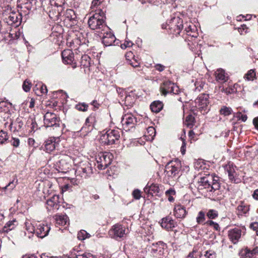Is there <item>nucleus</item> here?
<instances>
[{"label":"nucleus","mask_w":258,"mask_h":258,"mask_svg":"<svg viewBox=\"0 0 258 258\" xmlns=\"http://www.w3.org/2000/svg\"><path fill=\"white\" fill-rule=\"evenodd\" d=\"M25 236L29 238H31L35 234L38 237L43 238L46 236L50 229V227L48 225L43 224H39L36 225L37 228L34 224L30 220H27L25 223Z\"/></svg>","instance_id":"nucleus-1"},{"label":"nucleus","mask_w":258,"mask_h":258,"mask_svg":"<svg viewBox=\"0 0 258 258\" xmlns=\"http://www.w3.org/2000/svg\"><path fill=\"white\" fill-rule=\"evenodd\" d=\"M106 17L101 10H98L88 20L89 27L92 30H99V31H108L109 28L105 23Z\"/></svg>","instance_id":"nucleus-2"},{"label":"nucleus","mask_w":258,"mask_h":258,"mask_svg":"<svg viewBox=\"0 0 258 258\" xmlns=\"http://www.w3.org/2000/svg\"><path fill=\"white\" fill-rule=\"evenodd\" d=\"M128 227L120 223L113 225L108 231L109 236L116 240H122L129 233Z\"/></svg>","instance_id":"nucleus-3"},{"label":"nucleus","mask_w":258,"mask_h":258,"mask_svg":"<svg viewBox=\"0 0 258 258\" xmlns=\"http://www.w3.org/2000/svg\"><path fill=\"white\" fill-rule=\"evenodd\" d=\"M181 167V162L178 160L168 162L165 168V177H167L168 179H170L177 176Z\"/></svg>","instance_id":"nucleus-4"},{"label":"nucleus","mask_w":258,"mask_h":258,"mask_svg":"<svg viewBox=\"0 0 258 258\" xmlns=\"http://www.w3.org/2000/svg\"><path fill=\"white\" fill-rule=\"evenodd\" d=\"M165 28L168 29L171 33L177 36L183 28V21L178 17H173L167 22Z\"/></svg>","instance_id":"nucleus-5"},{"label":"nucleus","mask_w":258,"mask_h":258,"mask_svg":"<svg viewBox=\"0 0 258 258\" xmlns=\"http://www.w3.org/2000/svg\"><path fill=\"white\" fill-rule=\"evenodd\" d=\"M120 138L119 132L117 130H109L102 134L100 138V142L104 145H112Z\"/></svg>","instance_id":"nucleus-6"},{"label":"nucleus","mask_w":258,"mask_h":258,"mask_svg":"<svg viewBox=\"0 0 258 258\" xmlns=\"http://www.w3.org/2000/svg\"><path fill=\"white\" fill-rule=\"evenodd\" d=\"M112 155L107 152H100L96 156L97 167L99 170L105 169L111 162Z\"/></svg>","instance_id":"nucleus-7"},{"label":"nucleus","mask_w":258,"mask_h":258,"mask_svg":"<svg viewBox=\"0 0 258 258\" xmlns=\"http://www.w3.org/2000/svg\"><path fill=\"white\" fill-rule=\"evenodd\" d=\"M196 107L201 110L204 111L203 114L207 113L210 110L209 101V95L203 94L200 95L195 100Z\"/></svg>","instance_id":"nucleus-8"},{"label":"nucleus","mask_w":258,"mask_h":258,"mask_svg":"<svg viewBox=\"0 0 258 258\" xmlns=\"http://www.w3.org/2000/svg\"><path fill=\"white\" fill-rule=\"evenodd\" d=\"M70 158L68 156H63L59 160L54 164V167L58 172L61 173H67L71 167V165L68 162Z\"/></svg>","instance_id":"nucleus-9"},{"label":"nucleus","mask_w":258,"mask_h":258,"mask_svg":"<svg viewBox=\"0 0 258 258\" xmlns=\"http://www.w3.org/2000/svg\"><path fill=\"white\" fill-rule=\"evenodd\" d=\"M121 122L123 129L127 131L135 127L137 120L136 117L132 114L127 113L122 117Z\"/></svg>","instance_id":"nucleus-10"},{"label":"nucleus","mask_w":258,"mask_h":258,"mask_svg":"<svg viewBox=\"0 0 258 258\" xmlns=\"http://www.w3.org/2000/svg\"><path fill=\"white\" fill-rule=\"evenodd\" d=\"M44 123L46 127H59V119L55 114L47 112L44 115Z\"/></svg>","instance_id":"nucleus-11"},{"label":"nucleus","mask_w":258,"mask_h":258,"mask_svg":"<svg viewBox=\"0 0 258 258\" xmlns=\"http://www.w3.org/2000/svg\"><path fill=\"white\" fill-rule=\"evenodd\" d=\"M160 89L162 94L164 95H166L167 93L177 94L179 92L178 86L169 81L164 82Z\"/></svg>","instance_id":"nucleus-12"},{"label":"nucleus","mask_w":258,"mask_h":258,"mask_svg":"<svg viewBox=\"0 0 258 258\" xmlns=\"http://www.w3.org/2000/svg\"><path fill=\"white\" fill-rule=\"evenodd\" d=\"M98 32L100 33V37L101 38L102 42L105 46H111L113 45V43L115 42V36L110 31L109 29L108 31H102Z\"/></svg>","instance_id":"nucleus-13"},{"label":"nucleus","mask_w":258,"mask_h":258,"mask_svg":"<svg viewBox=\"0 0 258 258\" xmlns=\"http://www.w3.org/2000/svg\"><path fill=\"white\" fill-rule=\"evenodd\" d=\"M225 170L227 171L228 176L232 181L238 182L239 180V171L237 167L232 164H228L225 166Z\"/></svg>","instance_id":"nucleus-14"},{"label":"nucleus","mask_w":258,"mask_h":258,"mask_svg":"<svg viewBox=\"0 0 258 258\" xmlns=\"http://www.w3.org/2000/svg\"><path fill=\"white\" fill-rule=\"evenodd\" d=\"M77 172L79 173L81 176L84 178L90 177L93 173L92 167L89 162L83 164L80 167H78Z\"/></svg>","instance_id":"nucleus-15"},{"label":"nucleus","mask_w":258,"mask_h":258,"mask_svg":"<svg viewBox=\"0 0 258 258\" xmlns=\"http://www.w3.org/2000/svg\"><path fill=\"white\" fill-rule=\"evenodd\" d=\"M61 56L64 63L72 64L73 68L76 67L74 54L71 50H64L61 53Z\"/></svg>","instance_id":"nucleus-16"},{"label":"nucleus","mask_w":258,"mask_h":258,"mask_svg":"<svg viewBox=\"0 0 258 258\" xmlns=\"http://www.w3.org/2000/svg\"><path fill=\"white\" fill-rule=\"evenodd\" d=\"M59 197L54 195L46 202V208L48 211H55L59 209Z\"/></svg>","instance_id":"nucleus-17"},{"label":"nucleus","mask_w":258,"mask_h":258,"mask_svg":"<svg viewBox=\"0 0 258 258\" xmlns=\"http://www.w3.org/2000/svg\"><path fill=\"white\" fill-rule=\"evenodd\" d=\"M58 142L59 139L54 137L49 138L45 142L44 150L48 153L51 152L57 147Z\"/></svg>","instance_id":"nucleus-18"},{"label":"nucleus","mask_w":258,"mask_h":258,"mask_svg":"<svg viewBox=\"0 0 258 258\" xmlns=\"http://www.w3.org/2000/svg\"><path fill=\"white\" fill-rule=\"evenodd\" d=\"M214 177L211 175L201 177L199 181L198 188L199 189H202L203 188L209 189L212 181H214Z\"/></svg>","instance_id":"nucleus-19"},{"label":"nucleus","mask_w":258,"mask_h":258,"mask_svg":"<svg viewBox=\"0 0 258 258\" xmlns=\"http://www.w3.org/2000/svg\"><path fill=\"white\" fill-rule=\"evenodd\" d=\"M11 113L10 111L9 112L6 111H0V120L3 119L4 121H7L4 125L6 127L8 125L9 128L11 131H15L16 130V128H15L13 130V122L10 118Z\"/></svg>","instance_id":"nucleus-20"},{"label":"nucleus","mask_w":258,"mask_h":258,"mask_svg":"<svg viewBox=\"0 0 258 258\" xmlns=\"http://www.w3.org/2000/svg\"><path fill=\"white\" fill-rule=\"evenodd\" d=\"M241 236V230L238 228L232 229L229 231L228 236L231 241L236 243Z\"/></svg>","instance_id":"nucleus-21"},{"label":"nucleus","mask_w":258,"mask_h":258,"mask_svg":"<svg viewBox=\"0 0 258 258\" xmlns=\"http://www.w3.org/2000/svg\"><path fill=\"white\" fill-rule=\"evenodd\" d=\"M94 117L93 116H89L86 119L84 125L81 128V131L86 134L90 132L94 127Z\"/></svg>","instance_id":"nucleus-22"},{"label":"nucleus","mask_w":258,"mask_h":258,"mask_svg":"<svg viewBox=\"0 0 258 258\" xmlns=\"http://www.w3.org/2000/svg\"><path fill=\"white\" fill-rule=\"evenodd\" d=\"M56 224L60 226H67L69 224V218L66 215H55L53 217Z\"/></svg>","instance_id":"nucleus-23"},{"label":"nucleus","mask_w":258,"mask_h":258,"mask_svg":"<svg viewBox=\"0 0 258 258\" xmlns=\"http://www.w3.org/2000/svg\"><path fill=\"white\" fill-rule=\"evenodd\" d=\"M175 225L174 221L169 217L163 218L161 223V226L168 230H171L175 227Z\"/></svg>","instance_id":"nucleus-24"},{"label":"nucleus","mask_w":258,"mask_h":258,"mask_svg":"<svg viewBox=\"0 0 258 258\" xmlns=\"http://www.w3.org/2000/svg\"><path fill=\"white\" fill-rule=\"evenodd\" d=\"M216 79L217 81L225 82L228 80V76L225 71L222 69H218L215 73Z\"/></svg>","instance_id":"nucleus-25"},{"label":"nucleus","mask_w":258,"mask_h":258,"mask_svg":"<svg viewBox=\"0 0 258 258\" xmlns=\"http://www.w3.org/2000/svg\"><path fill=\"white\" fill-rule=\"evenodd\" d=\"M174 215L177 218H183L186 214L185 208L181 205H177L174 207Z\"/></svg>","instance_id":"nucleus-26"},{"label":"nucleus","mask_w":258,"mask_h":258,"mask_svg":"<svg viewBox=\"0 0 258 258\" xmlns=\"http://www.w3.org/2000/svg\"><path fill=\"white\" fill-rule=\"evenodd\" d=\"M164 244L162 242H159L152 245L151 252L153 254H158L159 255L163 252Z\"/></svg>","instance_id":"nucleus-27"},{"label":"nucleus","mask_w":258,"mask_h":258,"mask_svg":"<svg viewBox=\"0 0 258 258\" xmlns=\"http://www.w3.org/2000/svg\"><path fill=\"white\" fill-rule=\"evenodd\" d=\"M187 35L192 37H197L198 36L197 29L195 25L193 24L187 25L185 28Z\"/></svg>","instance_id":"nucleus-28"},{"label":"nucleus","mask_w":258,"mask_h":258,"mask_svg":"<svg viewBox=\"0 0 258 258\" xmlns=\"http://www.w3.org/2000/svg\"><path fill=\"white\" fill-rule=\"evenodd\" d=\"M145 192L151 194H158L159 192L160 189L159 186L156 184H152L150 186L148 185L145 187Z\"/></svg>","instance_id":"nucleus-29"},{"label":"nucleus","mask_w":258,"mask_h":258,"mask_svg":"<svg viewBox=\"0 0 258 258\" xmlns=\"http://www.w3.org/2000/svg\"><path fill=\"white\" fill-rule=\"evenodd\" d=\"M18 223L16 220L9 221L3 227V231L4 232L8 233L9 231L15 229Z\"/></svg>","instance_id":"nucleus-30"},{"label":"nucleus","mask_w":258,"mask_h":258,"mask_svg":"<svg viewBox=\"0 0 258 258\" xmlns=\"http://www.w3.org/2000/svg\"><path fill=\"white\" fill-rule=\"evenodd\" d=\"M163 105L162 102L156 101L153 102L150 105V108L153 112H159L163 108Z\"/></svg>","instance_id":"nucleus-31"},{"label":"nucleus","mask_w":258,"mask_h":258,"mask_svg":"<svg viewBox=\"0 0 258 258\" xmlns=\"http://www.w3.org/2000/svg\"><path fill=\"white\" fill-rule=\"evenodd\" d=\"M156 135V131L154 127L152 126L148 127L145 136L146 139L149 141H152Z\"/></svg>","instance_id":"nucleus-32"},{"label":"nucleus","mask_w":258,"mask_h":258,"mask_svg":"<svg viewBox=\"0 0 258 258\" xmlns=\"http://www.w3.org/2000/svg\"><path fill=\"white\" fill-rule=\"evenodd\" d=\"M249 205L245 204L243 202H241L240 204L239 205V206L237 207V210L240 214H245L249 210Z\"/></svg>","instance_id":"nucleus-33"},{"label":"nucleus","mask_w":258,"mask_h":258,"mask_svg":"<svg viewBox=\"0 0 258 258\" xmlns=\"http://www.w3.org/2000/svg\"><path fill=\"white\" fill-rule=\"evenodd\" d=\"M135 101V98L134 95L129 94L126 95L124 98L122 99V102H124V104L126 106H132Z\"/></svg>","instance_id":"nucleus-34"},{"label":"nucleus","mask_w":258,"mask_h":258,"mask_svg":"<svg viewBox=\"0 0 258 258\" xmlns=\"http://www.w3.org/2000/svg\"><path fill=\"white\" fill-rule=\"evenodd\" d=\"M8 19L11 24H16V25H18L17 23L20 22L21 16L16 13H12L9 16Z\"/></svg>","instance_id":"nucleus-35"},{"label":"nucleus","mask_w":258,"mask_h":258,"mask_svg":"<svg viewBox=\"0 0 258 258\" xmlns=\"http://www.w3.org/2000/svg\"><path fill=\"white\" fill-rule=\"evenodd\" d=\"M90 57L88 55H84L82 56L80 63L81 66L85 68H87L90 65Z\"/></svg>","instance_id":"nucleus-36"},{"label":"nucleus","mask_w":258,"mask_h":258,"mask_svg":"<svg viewBox=\"0 0 258 258\" xmlns=\"http://www.w3.org/2000/svg\"><path fill=\"white\" fill-rule=\"evenodd\" d=\"M233 110L231 108L223 106L219 110L220 114L224 116H228L232 114Z\"/></svg>","instance_id":"nucleus-37"},{"label":"nucleus","mask_w":258,"mask_h":258,"mask_svg":"<svg viewBox=\"0 0 258 258\" xmlns=\"http://www.w3.org/2000/svg\"><path fill=\"white\" fill-rule=\"evenodd\" d=\"M12 104L7 101H2L0 102V111L9 112L10 107H11Z\"/></svg>","instance_id":"nucleus-38"},{"label":"nucleus","mask_w":258,"mask_h":258,"mask_svg":"<svg viewBox=\"0 0 258 258\" xmlns=\"http://www.w3.org/2000/svg\"><path fill=\"white\" fill-rule=\"evenodd\" d=\"M27 124L28 127H30L31 130L30 132H34L37 130V124L35 120L33 118H30L28 120Z\"/></svg>","instance_id":"nucleus-39"},{"label":"nucleus","mask_w":258,"mask_h":258,"mask_svg":"<svg viewBox=\"0 0 258 258\" xmlns=\"http://www.w3.org/2000/svg\"><path fill=\"white\" fill-rule=\"evenodd\" d=\"M239 255L240 258H253L252 254L250 253V249L248 248L241 250Z\"/></svg>","instance_id":"nucleus-40"},{"label":"nucleus","mask_w":258,"mask_h":258,"mask_svg":"<svg viewBox=\"0 0 258 258\" xmlns=\"http://www.w3.org/2000/svg\"><path fill=\"white\" fill-rule=\"evenodd\" d=\"M195 118L191 115H188L186 116L184 124L188 127L191 128L194 125Z\"/></svg>","instance_id":"nucleus-41"},{"label":"nucleus","mask_w":258,"mask_h":258,"mask_svg":"<svg viewBox=\"0 0 258 258\" xmlns=\"http://www.w3.org/2000/svg\"><path fill=\"white\" fill-rule=\"evenodd\" d=\"M65 17L69 21L75 20L76 18L74 11L71 9L67 10L66 11Z\"/></svg>","instance_id":"nucleus-42"},{"label":"nucleus","mask_w":258,"mask_h":258,"mask_svg":"<svg viewBox=\"0 0 258 258\" xmlns=\"http://www.w3.org/2000/svg\"><path fill=\"white\" fill-rule=\"evenodd\" d=\"M165 195L168 198V200L169 202H171L174 201V199L173 196L175 195V191L173 189L170 188L169 189L167 190L165 192Z\"/></svg>","instance_id":"nucleus-43"},{"label":"nucleus","mask_w":258,"mask_h":258,"mask_svg":"<svg viewBox=\"0 0 258 258\" xmlns=\"http://www.w3.org/2000/svg\"><path fill=\"white\" fill-rule=\"evenodd\" d=\"M205 258H216L217 253L216 252L212 250L209 249L205 251L204 254Z\"/></svg>","instance_id":"nucleus-44"},{"label":"nucleus","mask_w":258,"mask_h":258,"mask_svg":"<svg viewBox=\"0 0 258 258\" xmlns=\"http://www.w3.org/2000/svg\"><path fill=\"white\" fill-rule=\"evenodd\" d=\"M90 237V235L85 230H81L78 233V238L79 240H83L87 238Z\"/></svg>","instance_id":"nucleus-45"},{"label":"nucleus","mask_w":258,"mask_h":258,"mask_svg":"<svg viewBox=\"0 0 258 258\" xmlns=\"http://www.w3.org/2000/svg\"><path fill=\"white\" fill-rule=\"evenodd\" d=\"M197 222L198 224H201L204 223L205 220V214L203 211L199 212L198 216L196 218Z\"/></svg>","instance_id":"nucleus-46"},{"label":"nucleus","mask_w":258,"mask_h":258,"mask_svg":"<svg viewBox=\"0 0 258 258\" xmlns=\"http://www.w3.org/2000/svg\"><path fill=\"white\" fill-rule=\"evenodd\" d=\"M255 73L254 71V70H250V71H249L247 74H246L244 77V78L248 80V81H250V80H253V79L255 78Z\"/></svg>","instance_id":"nucleus-47"},{"label":"nucleus","mask_w":258,"mask_h":258,"mask_svg":"<svg viewBox=\"0 0 258 258\" xmlns=\"http://www.w3.org/2000/svg\"><path fill=\"white\" fill-rule=\"evenodd\" d=\"M76 258H96L95 256L93 255L90 253L84 252L83 253H79L76 255Z\"/></svg>","instance_id":"nucleus-48"},{"label":"nucleus","mask_w":258,"mask_h":258,"mask_svg":"<svg viewBox=\"0 0 258 258\" xmlns=\"http://www.w3.org/2000/svg\"><path fill=\"white\" fill-rule=\"evenodd\" d=\"M218 215V212L215 210H210L207 213V216L209 219H215Z\"/></svg>","instance_id":"nucleus-49"},{"label":"nucleus","mask_w":258,"mask_h":258,"mask_svg":"<svg viewBox=\"0 0 258 258\" xmlns=\"http://www.w3.org/2000/svg\"><path fill=\"white\" fill-rule=\"evenodd\" d=\"M222 91L225 92L226 94H231L236 92L235 86L229 87L227 88H223Z\"/></svg>","instance_id":"nucleus-50"},{"label":"nucleus","mask_w":258,"mask_h":258,"mask_svg":"<svg viewBox=\"0 0 258 258\" xmlns=\"http://www.w3.org/2000/svg\"><path fill=\"white\" fill-rule=\"evenodd\" d=\"M241 35H244L248 32V28L246 25L243 24L240 27L237 28Z\"/></svg>","instance_id":"nucleus-51"},{"label":"nucleus","mask_w":258,"mask_h":258,"mask_svg":"<svg viewBox=\"0 0 258 258\" xmlns=\"http://www.w3.org/2000/svg\"><path fill=\"white\" fill-rule=\"evenodd\" d=\"M202 253L201 252H198V251L196 249H193L192 252H190L186 258H196L198 255L200 257L202 256Z\"/></svg>","instance_id":"nucleus-52"},{"label":"nucleus","mask_w":258,"mask_h":258,"mask_svg":"<svg viewBox=\"0 0 258 258\" xmlns=\"http://www.w3.org/2000/svg\"><path fill=\"white\" fill-rule=\"evenodd\" d=\"M130 64L134 68L140 67L139 60L133 56L132 59L130 60Z\"/></svg>","instance_id":"nucleus-53"},{"label":"nucleus","mask_w":258,"mask_h":258,"mask_svg":"<svg viewBox=\"0 0 258 258\" xmlns=\"http://www.w3.org/2000/svg\"><path fill=\"white\" fill-rule=\"evenodd\" d=\"M8 139L7 133L3 131L0 132V143L3 144Z\"/></svg>","instance_id":"nucleus-54"},{"label":"nucleus","mask_w":258,"mask_h":258,"mask_svg":"<svg viewBox=\"0 0 258 258\" xmlns=\"http://www.w3.org/2000/svg\"><path fill=\"white\" fill-rule=\"evenodd\" d=\"M31 87V83L27 80H26L23 84V89L25 92H28L30 91Z\"/></svg>","instance_id":"nucleus-55"},{"label":"nucleus","mask_w":258,"mask_h":258,"mask_svg":"<svg viewBox=\"0 0 258 258\" xmlns=\"http://www.w3.org/2000/svg\"><path fill=\"white\" fill-rule=\"evenodd\" d=\"M88 105L85 103L79 104L76 105V108L79 110L82 111H85L87 110Z\"/></svg>","instance_id":"nucleus-56"},{"label":"nucleus","mask_w":258,"mask_h":258,"mask_svg":"<svg viewBox=\"0 0 258 258\" xmlns=\"http://www.w3.org/2000/svg\"><path fill=\"white\" fill-rule=\"evenodd\" d=\"M17 184V181L15 182L14 180L10 182L7 185L5 186L3 189L4 190L9 189L10 191L14 189Z\"/></svg>","instance_id":"nucleus-57"},{"label":"nucleus","mask_w":258,"mask_h":258,"mask_svg":"<svg viewBox=\"0 0 258 258\" xmlns=\"http://www.w3.org/2000/svg\"><path fill=\"white\" fill-rule=\"evenodd\" d=\"M18 3L20 5H27L26 8H28L31 7L32 0H18Z\"/></svg>","instance_id":"nucleus-58"},{"label":"nucleus","mask_w":258,"mask_h":258,"mask_svg":"<svg viewBox=\"0 0 258 258\" xmlns=\"http://www.w3.org/2000/svg\"><path fill=\"white\" fill-rule=\"evenodd\" d=\"M204 83L201 81H197L195 83V91H200L203 88Z\"/></svg>","instance_id":"nucleus-59"},{"label":"nucleus","mask_w":258,"mask_h":258,"mask_svg":"<svg viewBox=\"0 0 258 258\" xmlns=\"http://www.w3.org/2000/svg\"><path fill=\"white\" fill-rule=\"evenodd\" d=\"M206 223L209 226L213 227L216 230H219L220 229L219 225L213 221H208Z\"/></svg>","instance_id":"nucleus-60"},{"label":"nucleus","mask_w":258,"mask_h":258,"mask_svg":"<svg viewBox=\"0 0 258 258\" xmlns=\"http://www.w3.org/2000/svg\"><path fill=\"white\" fill-rule=\"evenodd\" d=\"M133 196L134 198L136 200H139L140 199L141 195V191L138 189H135L133 192Z\"/></svg>","instance_id":"nucleus-61"},{"label":"nucleus","mask_w":258,"mask_h":258,"mask_svg":"<svg viewBox=\"0 0 258 258\" xmlns=\"http://www.w3.org/2000/svg\"><path fill=\"white\" fill-rule=\"evenodd\" d=\"M180 139L182 141V146L181 147L180 151H181V154L182 155H184L185 153V146H186L185 140L184 139V137H182V136H181L180 137Z\"/></svg>","instance_id":"nucleus-62"},{"label":"nucleus","mask_w":258,"mask_h":258,"mask_svg":"<svg viewBox=\"0 0 258 258\" xmlns=\"http://www.w3.org/2000/svg\"><path fill=\"white\" fill-rule=\"evenodd\" d=\"M236 117L239 118V119L241 120L242 121H245L247 120V117L245 114H242L241 112H238L237 113Z\"/></svg>","instance_id":"nucleus-63"},{"label":"nucleus","mask_w":258,"mask_h":258,"mask_svg":"<svg viewBox=\"0 0 258 258\" xmlns=\"http://www.w3.org/2000/svg\"><path fill=\"white\" fill-rule=\"evenodd\" d=\"M104 0H93L91 8L93 9L100 5Z\"/></svg>","instance_id":"nucleus-64"}]
</instances>
